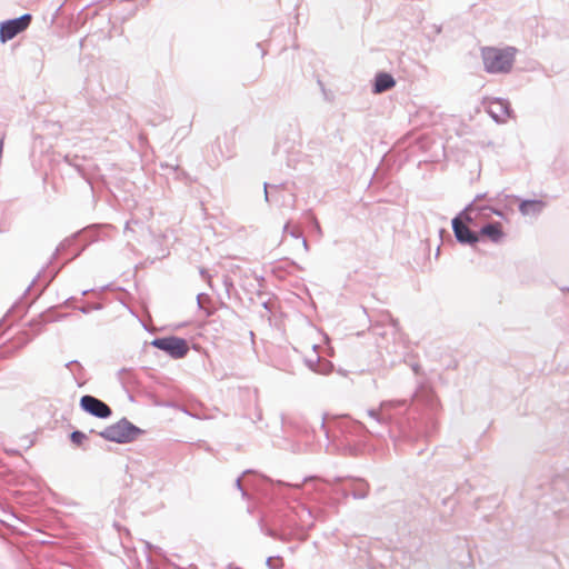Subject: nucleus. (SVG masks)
<instances>
[{
    "mask_svg": "<svg viewBox=\"0 0 569 569\" xmlns=\"http://www.w3.org/2000/svg\"><path fill=\"white\" fill-rule=\"evenodd\" d=\"M62 248H63V244L61 243V244L56 249V252L53 253V257H52V258H54V257L59 253V251H60Z\"/></svg>",
    "mask_w": 569,
    "mask_h": 569,
    "instance_id": "37",
    "label": "nucleus"
},
{
    "mask_svg": "<svg viewBox=\"0 0 569 569\" xmlns=\"http://www.w3.org/2000/svg\"><path fill=\"white\" fill-rule=\"evenodd\" d=\"M201 297H202V293H198L197 301H198L199 308H201Z\"/></svg>",
    "mask_w": 569,
    "mask_h": 569,
    "instance_id": "38",
    "label": "nucleus"
},
{
    "mask_svg": "<svg viewBox=\"0 0 569 569\" xmlns=\"http://www.w3.org/2000/svg\"><path fill=\"white\" fill-rule=\"evenodd\" d=\"M406 400L408 401V406L405 407L406 409H408L412 402L420 403L430 410H436L438 407V399L433 388L426 381H420L412 393L411 399Z\"/></svg>",
    "mask_w": 569,
    "mask_h": 569,
    "instance_id": "9",
    "label": "nucleus"
},
{
    "mask_svg": "<svg viewBox=\"0 0 569 569\" xmlns=\"http://www.w3.org/2000/svg\"><path fill=\"white\" fill-rule=\"evenodd\" d=\"M476 211V204L473 202H470L458 216L455 218H459L460 221L465 222L467 226L468 223L473 222V218L471 217V212Z\"/></svg>",
    "mask_w": 569,
    "mask_h": 569,
    "instance_id": "18",
    "label": "nucleus"
},
{
    "mask_svg": "<svg viewBox=\"0 0 569 569\" xmlns=\"http://www.w3.org/2000/svg\"><path fill=\"white\" fill-rule=\"evenodd\" d=\"M31 19L32 17L30 13H24L18 18L2 21L0 23V41L6 43L20 32L24 31L29 27Z\"/></svg>",
    "mask_w": 569,
    "mask_h": 569,
    "instance_id": "5",
    "label": "nucleus"
},
{
    "mask_svg": "<svg viewBox=\"0 0 569 569\" xmlns=\"http://www.w3.org/2000/svg\"><path fill=\"white\" fill-rule=\"evenodd\" d=\"M250 473H253V470H251V469H247V470H244V471L242 472V475L236 479V482H234L236 488L241 492L242 498H248V497H249V495H248V492L244 490V488H243V486H242V481H241V479H242V477H243V476H246V475H250Z\"/></svg>",
    "mask_w": 569,
    "mask_h": 569,
    "instance_id": "22",
    "label": "nucleus"
},
{
    "mask_svg": "<svg viewBox=\"0 0 569 569\" xmlns=\"http://www.w3.org/2000/svg\"><path fill=\"white\" fill-rule=\"evenodd\" d=\"M317 348L318 346L317 345H313L312 346V349H313V355L309 356V357H306L303 359V362L306 365V367L311 370L312 372L316 370L317 366L319 365V361L321 359V357L318 355L317 352Z\"/></svg>",
    "mask_w": 569,
    "mask_h": 569,
    "instance_id": "17",
    "label": "nucleus"
},
{
    "mask_svg": "<svg viewBox=\"0 0 569 569\" xmlns=\"http://www.w3.org/2000/svg\"><path fill=\"white\" fill-rule=\"evenodd\" d=\"M150 345L161 351H164L172 359H181L189 351L187 340L176 336L156 338Z\"/></svg>",
    "mask_w": 569,
    "mask_h": 569,
    "instance_id": "3",
    "label": "nucleus"
},
{
    "mask_svg": "<svg viewBox=\"0 0 569 569\" xmlns=\"http://www.w3.org/2000/svg\"><path fill=\"white\" fill-rule=\"evenodd\" d=\"M66 368H68L76 380L82 377L83 367L77 360H71L66 363Z\"/></svg>",
    "mask_w": 569,
    "mask_h": 569,
    "instance_id": "19",
    "label": "nucleus"
},
{
    "mask_svg": "<svg viewBox=\"0 0 569 569\" xmlns=\"http://www.w3.org/2000/svg\"><path fill=\"white\" fill-rule=\"evenodd\" d=\"M267 481L273 482L270 478L264 477Z\"/></svg>",
    "mask_w": 569,
    "mask_h": 569,
    "instance_id": "44",
    "label": "nucleus"
},
{
    "mask_svg": "<svg viewBox=\"0 0 569 569\" xmlns=\"http://www.w3.org/2000/svg\"><path fill=\"white\" fill-rule=\"evenodd\" d=\"M282 184H279V187H281ZM272 188H278V184H273L271 186Z\"/></svg>",
    "mask_w": 569,
    "mask_h": 569,
    "instance_id": "43",
    "label": "nucleus"
},
{
    "mask_svg": "<svg viewBox=\"0 0 569 569\" xmlns=\"http://www.w3.org/2000/svg\"><path fill=\"white\" fill-rule=\"evenodd\" d=\"M476 211L485 218H489L491 217V214L498 216L500 218L505 217L503 212L500 209L491 204H476Z\"/></svg>",
    "mask_w": 569,
    "mask_h": 569,
    "instance_id": "16",
    "label": "nucleus"
},
{
    "mask_svg": "<svg viewBox=\"0 0 569 569\" xmlns=\"http://www.w3.org/2000/svg\"><path fill=\"white\" fill-rule=\"evenodd\" d=\"M144 433L142 429L133 425L127 418L106 427L98 435L107 441L116 443H129L134 441L140 435Z\"/></svg>",
    "mask_w": 569,
    "mask_h": 569,
    "instance_id": "2",
    "label": "nucleus"
},
{
    "mask_svg": "<svg viewBox=\"0 0 569 569\" xmlns=\"http://www.w3.org/2000/svg\"><path fill=\"white\" fill-rule=\"evenodd\" d=\"M301 243L303 246V249L305 251H308L309 250V244H308V241L305 237L301 238Z\"/></svg>",
    "mask_w": 569,
    "mask_h": 569,
    "instance_id": "35",
    "label": "nucleus"
},
{
    "mask_svg": "<svg viewBox=\"0 0 569 569\" xmlns=\"http://www.w3.org/2000/svg\"><path fill=\"white\" fill-rule=\"evenodd\" d=\"M130 223H131V221H127V222H126L124 231L130 230Z\"/></svg>",
    "mask_w": 569,
    "mask_h": 569,
    "instance_id": "40",
    "label": "nucleus"
},
{
    "mask_svg": "<svg viewBox=\"0 0 569 569\" xmlns=\"http://www.w3.org/2000/svg\"><path fill=\"white\" fill-rule=\"evenodd\" d=\"M200 274H201L204 279H208V283H209V286L211 287L210 276L208 274V272H207L204 269H200Z\"/></svg>",
    "mask_w": 569,
    "mask_h": 569,
    "instance_id": "31",
    "label": "nucleus"
},
{
    "mask_svg": "<svg viewBox=\"0 0 569 569\" xmlns=\"http://www.w3.org/2000/svg\"><path fill=\"white\" fill-rule=\"evenodd\" d=\"M86 439H87L86 433L80 430H74L70 433L71 442L77 446H80Z\"/></svg>",
    "mask_w": 569,
    "mask_h": 569,
    "instance_id": "23",
    "label": "nucleus"
},
{
    "mask_svg": "<svg viewBox=\"0 0 569 569\" xmlns=\"http://www.w3.org/2000/svg\"><path fill=\"white\" fill-rule=\"evenodd\" d=\"M511 109L508 100L495 98L489 102L488 113L497 122H505L510 116Z\"/></svg>",
    "mask_w": 569,
    "mask_h": 569,
    "instance_id": "11",
    "label": "nucleus"
},
{
    "mask_svg": "<svg viewBox=\"0 0 569 569\" xmlns=\"http://www.w3.org/2000/svg\"><path fill=\"white\" fill-rule=\"evenodd\" d=\"M289 231H290V230H289V222H287V223L283 226L282 232H283V234H284V233H289Z\"/></svg>",
    "mask_w": 569,
    "mask_h": 569,
    "instance_id": "36",
    "label": "nucleus"
},
{
    "mask_svg": "<svg viewBox=\"0 0 569 569\" xmlns=\"http://www.w3.org/2000/svg\"><path fill=\"white\" fill-rule=\"evenodd\" d=\"M305 515H306L308 518H311V517H312L310 509H309V508H306V507H303V506H302V507H301V513H299V517H300L301 521H303V516H305Z\"/></svg>",
    "mask_w": 569,
    "mask_h": 569,
    "instance_id": "27",
    "label": "nucleus"
},
{
    "mask_svg": "<svg viewBox=\"0 0 569 569\" xmlns=\"http://www.w3.org/2000/svg\"><path fill=\"white\" fill-rule=\"evenodd\" d=\"M478 233L479 236L487 237L493 243H499L505 237L501 224L499 222H489L482 226Z\"/></svg>",
    "mask_w": 569,
    "mask_h": 569,
    "instance_id": "12",
    "label": "nucleus"
},
{
    "mask_svg": "<svg viewBox=\"0 0 569 569\" xmlns=\"http://www.w3.org/2000/svg\"><path fill=\"white\" fill-rule=\"evenodd\" d=\"M396 86L395 78L387 72H379L373 82V92L375 93H382L385 91L390 90Z\"/></svg>",
    "mask_w": 569,
    "mask_h": 569,
    "instance_id": "14",
    "label": "nucleus"
},
{
    "mask_svg": "<svg viewBox=\"0 0 569 569\" xmlns=\"http://www.w3.org/2000/svg\"><path fill=\"white\" fill-rule=\"evenodd\" d=\"M411 368L416 375L420 373L421 367L418 363H412Z\"/></svg>",
    "mask_w": 569,
    "mask_h": 569,
    "instance_id": "33",
    "label": "nucleus"
},
{
    "mask_svg": "<svg viewBox=\"0 0 569 569\" xmlns=\"http://www.w3.org/2000/svg\"><path fill=\"white\" fill-rule=\"evenodd\" d=\"M501 197H505V198L507 199V198H509L510 196H509V194H503L502 192H500V193H498L495 198H492V197L488 198V201H489V202H493V201H496V200L500 199Z\"/></svg>",
    "mask_w": 569,
    "mask_h": 569,
    "instance_id": "29",
    "label": "nucleus"
},
{
    "mask_svg": "<svg viewBox=\"0 0 569 569\" xmlns=\"http://www.w3.org/2000/svg\"><path fill=\"white\" fill-rule=\"evenodd\" d=\"M90 291H91V289H87V290L82 291V296L88 295Z\"/></svg>",
    "mask_w": 569,
    "mask_h": 569,
    "instance_id": "41",
    "label": "nucleus"
},
{
    "mask_svg": "<svg viewBox=\"0 0 569 569\" xmlns=\"http://www.w3.org/2000/svg\"><path fill=\"white\" fill-rule=\"evenodd\" d=\"M386 349H387V351H388L389 353H397V352H398V349H397V345H396V343L392 346V348H389V347L387 346V347H386Z\"/></svg>",
    "mask_w": 569,
    "mask_h": 569,
    "instance_id": "34",
    "label": "nucleus"
},
{
    "mask_svg": "<svg viewBox=\"0 0 569 569\" xmlns=\"http://www.w3.org/2000/svg\"><path fill=\"white\" fill-rule=\"evenodd\" d=\"M267 54V51L264 49L261 50V57H264Z\"/></svg>",
    "mask_w": 569,
    "mask_h": 569,
    "instance_id": "42",
    "label": "nucleus"
},
{
    "mask_svg": "<svg viewBox=\"0 0 569 569\" xmlns=\"http://www.w3.org/2000/svg\"><path fill=\"white\" fill-rule=\"evenodd\" d=\"M368 430L365 425L359 421H347L342 426L343 433V449L350 456H357L359 447L357 442H360L361 438Z\"/></svg>",
    "mask_w": 569,
    "mask_h": 569,
    "instance_id": "4",
    "label": "nucleus"
},
{
    "mask_svg": "<svg viewBox=\"0 0 569 569\" xmlns=\"http://www.w3.org/2000/svg\"><path fill=\"white\" fill-rule=\"evenodd\" d=\"M79 407L86 413L99 419H108L112 415L111 408L106 402L91 395L82 396Z\"/></svg>",
    "mask_w": 569,
    "mask_h": 569,
    "instance_id": "7",
    "label": "nucleus"
},
{
    "mask_svg": "<svg viewBox=\"0 0 569 569\" xmlns=\"http://www.w3.org/2000/svg\"><path fill=\"white\" fill-rule=\"evenodd\" d=\"M276 483H277V485H280V486L291 487V485H290V483H286V482H283V481H281V480H278Z\"/></svg>",
    "mask_w": 569,
    "mask_h": 569,
    "instance_id": "39",
    "label": "nucleus"
},
{
    "mask_svg": "<svg viewBox=\"0 0 569 569\" xmlns=\"http://www.w3.org/2000/svg\"><path fill=\"white\" fill-rule=\"evenodd\" d=\"M486 198H487V193H486V192H485V193H479V194H477V196L475 197V199H473V201H472V202H473L475 204H477V202H478V201H480V200H482V199H486Z\"/></svg>",
    "mask_w": 569,
    "mask_h": 569,
    "instance_id": "30",
    "label": "nucleus"
},
{
    "mask_svg": "<svg viewBox=\"0 0 569 569\" xmlns=\"http://www.w3.org/2000/svg\"><path fill=\"white\" fill-rule=\"evenodd\" d=\"M289 234H290V237H292L295 239H301L303 237V234L299 230H295V229L290 230Z\"/></svg>",
    "mask_w": 569,
    "mask_h": 569,
    "instance_id": "28",
    "label": "nucleus"
},
{
    "mask_svg": "<svg viewBox=\"0 0 569 569\" xmlns=\"http://www.w3.org/2000/svg\"><path fill=\"white\" fill-rule=\"evenodd\" d=\"M333 369V365L323 358L320 359L319 365L317 366L315 373L318 375H329Z\"/></svg>",
    "mask_w": 569,
    "mask_h": 569,
    "instance_id": "21",
    "label": "nucleus"
},
{
    "mask_svg": "<svg viewBox=\"0 0 569 569\" xmlns=\"http://www.w3.org/2000/svg\"><path fill=\"white\" fill-rule=\"evenodd\" d=\"M517 49L511 46L505 48L483 47L481 58L485 71L491 74L509 73L516 60Z\"/></svg>",
    "mask_w": 569,
    "mask_h": 569,
    "instance_id": "1",
    "label": "nucleus"
},
{
    "mask_svg": "<svg viewBox=\"0 0 569 569\" xmlns=\"http://www.w3.org/2000/svg\"><path fill=\"white\" fill-rule=\"evenodd\" d=\"M98 309H101V306L100 305H92V306H82V307H79L78 310L81 312V313H89L91 312L92 310H98Z\"/></svg>",
    "mask_w": 569,
    "mask_h": 569,
    "instance_id": "26",
    "label": "nucleus"
},
{
    "mask_svg": "<svg viewBox=\"0 0 569 569\" xmlns=\"http://www.w3.org/2000/svg\"><path fill=\"white\" fill-rule=\"evenodd\" d=\"M266 565L269 569H280L282 567V560L279 556L268 557L266 560Z\"/></svg>",
    "mask_w": 569,
    "mask_h": 569,
    "instance_id": "24",
    "label": "nucleus"
},
{
    "mask_svg": "<svg viewBox=\"0 0 569 569\" xmlns=\"http://www.w3.org/2000/svg\"><path fill=\"white\" fill-rule=\"evenodd\" d=\"M222 283H223L224 290L227 292V296L230 297V292L233 289L232 279L228 276H224L222 279Z\"/></svg>",
    "mask_w": 569,
    "mask_h": 569,
    "instance_id": "25",
    "label": "nucleus"
},
{
    "mask_svg": "<svg viewBox=\"0 0 569 569\" xmlns=\"http://www.w3.org/2000/svg\"><path fill=\"white\" fill-rule=\"evenodd\" d=\"M373 335L386 337L391 335L393 339H400V327L397 319H395L388 311H383L379 319L370 327Z\"/></svg>",
    "mask_w": 569,
    "mask_h": 569,
    "instance_id": "8",
    "label": "nucleus"
},
{
    "mask_svg": "<svg viewBox=\"0 0 569 569\" xmlns=\"http://www.w3.org/2000/svg\"><path fill=\"white\" fill-rule=\"evenodd\" d=\"M453 234L460 244L475 246L479 242V233L471 230L459 218H453L451 221Z\"/></svg>",
    "mask_w": 569,
    "mask_h": 569,
    "instance_id": "10",
    "label": "nucleus"
},
{
    "mask_svg": "<svg viewBox=\"0 0 569 569\" xmlns=\"http://www.w3.org/2000/svg\"><path fill=\"white\" fill-rule=\"evenodd\" d=\"M408 401L406 399L400 400H386L382 401L378 409H369L368 416L376 420L379 425L388 427L393 418L391 410L395 408L407 407Z\"/></svg>",
    "mask_w": 569,
    "mask_h": 569,
    "instance_id": "6",
    "label": "nucleus"
},
{
    "mask_svg": "<svg viewBox=\"0 0 569 569\" xmlns=\"http://www.w3.org/2000/svg\"><path fill=\"white\" fill-rule=\"evenodd\" d=\"M369 483L365 481L363 479H356L352 483L350 489L343 490L342 495L347 497L348 495H351L353 499H366L369 495Z\"/></svg>",
    "mask_w": 569,
    "mask_h": 569,
    "instance_id": "13",
    "label": "nucleus"
},
{
    "mask_svg": "<svg viewBox=\"0 0 569 569\" xmlns=\"http://www.w3.org/2000/svg\"><path fill=\"white\" fill-rule=\"evenodd\" d=\"M259 527H260V530H261L266 536L271 537V538H273V539H278V540H280V541H287V537H286V535H283V533H279L278 531H276V530H274V529H272V528H267V527L263 525L262 520H260V522H259Z\"/></svg>",
    "mask_w": 569,
    "mask_h": 569,
    "instance_id": "20",
    "label": "nucleus"
},
{
    "mask_svg": "<svg viewBox=\"0 0 569 569\" xmlns=\"http://www.w3.org/2000/svg\"><path fill=\"white\" fill-rule=\"evenodd\" d=\"M268 182H264L263 183V190H264V200L268 202L269 201V193H268Z\"/></svg>",
    "mask_w": 569,
    "mask_h": 569,
    "instance_id": "32",
    "label": "nucleus"
},
{
    "mask_svg": "<svg viewBox=\"0 0 569 569\" xmlns=\"http://www.w3.org/2000/svg\"><path fill=\"white\" fill-rule=\"evenodd\" d=\"M546 203L542 200L526 199L519 204V211L522 216L539 214L545 208Z\"/></svg>",
    "mask_w": 569,
    "mask_h": 569,
    "instance_id": "15",
    "label": "nucleus"
}]
</instances>
